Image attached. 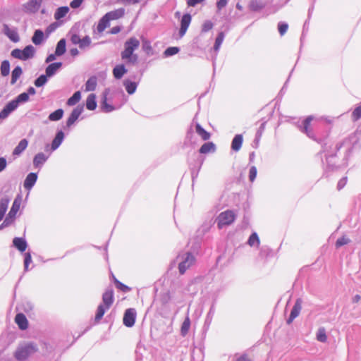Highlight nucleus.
Segmentation results:
<instances>
[{
	"instance_id": "obj_1",
	"label": "nucleus",
	"mask_w": 361,
	"mask_h": 361,
	"mask_svg": "<svg viewBox=\"0 0 361 361\" xmlns=\"http://www.w3.org/2000/svg\"><path fill=\"white\" fill-rule=\"evenodd\" d=\"M122 92H105L100 108L105 113L120 108L126 101Z\"/></svg>"
},
{
	"instance_id": "obj_2",
	"label": "nucleus",
	"mask_w": 361,
	"mask_h": 361,
	"mask_svg": "<svg viewBox=\"0 0 361 361\" xmlns=\"http://www.w3.org/2000/svg\"><path fill=\"white\" fill-rule=\"evenodd\" d=\"M140 44V41L136 37H130L124 43V50L121 53V59L128 63H136L138 56L134 51L139 48Z\"/></svg>"
},
{
	"instance_id": "obj_3",
	"label": "nucleus",
	"mask_w": 361,
	"mask_h": 361,
	"mask_svg": "<svg viewBox=\"0 0 361 361\" xmlns=\"http://www.w3.org/2000/svg\"><path fill=\"white\" fill-rule=\"evenodd\" d=\"M114 302V290L112 288H108L102 295V303L100 304L97 310L94 321L98 323L103 317L104 313L109 310Z\"/></svg>"
},
{
	"instance_id": "obj_4",
	"label": "nucleus",
	"mask_w": 361,
	"mask_h": 361,
	"mask_svg": "<svg viewBox=\"0 0 361 361\" xmlns=\"http://www.w3.org/2000/svg\"><path fill=\"white\" fill-rule=\"evenodd\" d=\"M37 350V345L35 343L27 342L19 345L15 352L14 356L16 360L23 361Z\"/></svg>"
},
{
	"instance_id": "obj_5",
	"label": "nucleus",
	"mask_w": 361,
	"mask_h": 361,
	"mask_svg": "<svg viewBox=\"0 0 361 361\" xmlns=\"http://www.w3.org/2000/svg\"><path fill=\"white\" fill-rule=\"evenodd\" d=\"M35 49L32 45L26 46L23 50L20 49H14L12 50L11 55L15 59L26 61L34 56Z\"/></svg>"
},
{
	"instance_id": "obj_6",
	"label": "nucleus",
	"mask_w": 361,
	"mask_h": 361,
	"mask_svg": "<svg viewBox=\"0 0 361 361\" xmlns=\"http://www.w3.org/2000/svg\"><path fill=\"white\" fill-rule=\"evenodd\" d=\"M178 259L180 260L178 264V270L180 274H183L195 262L194 255L190 252L179 255Z\"/></svg>"
},
{
	"instance_id": "obj_7",
	"label": "nucleus",
	"mask_w": 361,
	"mask_h": 361,
	"mask_svg": "<svg viewBox=\"0 0 361 361\" xmlns=\"http://www.w3.org/2000/svg\"><path fill=\"white\" fill-rule=\"evenodd\" d=\"M236 215L232 210H226L219 214L216 219L217 226L221 229L226 226L231 225L235 219Z\"/></svg>"
},
{
	"instance_id": "obj_8",
	"label": "nucleus",
	"mask_w": 361,
	"mask_h": 361,
	"mask_svg": "<svg viewBox=\"0 0 361 361\" xmlns=\"http://www.w3.org/2000/svg\"><path fill=\"white\" fill-rule=\"evenodd\" d=\"M28 99L29 94L24 92L19 94L15 99L9 102L5 107L11 114L18 108L19 104L26 102Z\"/></svg>"
},
{
	"instance_id": "obj_9",
	"label": "nucleus",
	"mask_w": 361,
	"mask_h": 361,
	"mask_svg": "<svg viewBox=\"0 0 361 361\" xmlns=\"http://www.w3.org/2000/svg\"><path fill=\"white\" fill-rule=\"evenodd\" d=\"M42 3V0H29L23 5V11L26 13H37Z\"/></svg>"
},
{
	"instance_id": "obj_10",
	"label": "nucleus",
	"mask_w": 361,
	"mask_h": 361,
	"mask_svg": "<svg viewBox=\"0 0 361 361\" xmlns=\"http://www.w3.org/2000/svg\"><path fill=\"white\" fill-rule=\"evenodd\" d=\"M3 32L11 41L13 42H18L20 41V37L16 27H10L7 24H4Z\"/></svg>"
},
{
	"instance_id": "obj_11",
	"label": "nucleus",
	"mask_w": 361,
	"mask_h": 361,
	"mask_svg": "<svg viewBox=\"0 0 361 361\" xmlns=\"http://www.w3.org/2000/svg\"><path fill=\"white\" fill-rule=\"evenodd\" d=\"M136 312L134 309H128L126 310L123 322L127 327H132L135 322Z\"/></svg>"
},
{
	"instance_id": "obj_12",
	"label": "nucleus",
	"mask_w": 361,
	"mask_h": 361,
	"mask_svg": "<svg viewBox=\"0 0 361 361\" xmlns=\"http://www.w3.org/2000/svg\"><path fill=\"white\" fill-rule=\"evenodd\" d=\"M302 300L298 298L294 306L292 308L289 318L287 319V324H290L300 314L302 309Z\"/></svg>"
},
{
	"instance_id": "obj_13",
	"label": "nucleus",
	"mask_w": 361,
	"mask_h": 361,
	"mask_svg": "<svg viewBox=\"0 0 361 361\" xmlns=\"http://www.w3.org/2000/svg\"><path fill=\"white\" fill-rule=\"evenodd\" d=\"M82 111H83L82 106L79 105V106H76L73 110L70 116L67 119V121H66L67 127L71 126L77 121V119L80 116V114H82Z\"/></svg>"
},
{
	"instance_id": "obj_14",
	"label": "nucleus",
	"mask_w": 361,
	"mask_h": 361,
	"mask_svg": "<svg viewBox=\"0 0 361 361\" xmlns=\"http://www.w3.org/2000/svg\"><path fill=\"white\" fill-rule=\"evenodd\" d=\"M191 16L189 13L184 14L180 21V28L179 30V35L183 37L190 24Z\"/></svg>"
},
{
	"instance_id": "obj_15",
	"label": "nucleus",
	"mask_w": 361,
	"mask_h": 361,
	"mask_svg": "<svg viewBox=\"0 0 361 361\" xmlns=\"http://www.w3.org/2000/svg\"><path fill=\"white\" fill-rule=\"evenodd\" d=\"M314 118L313 116H307L303 121V127L301 128V131L305 133L309 137L313 138L314 134L312 129L310 128L311 121Z\"/></svg>"
},
{
	"instance_id": "obj_16",
	"label": "nucleus",
	"mask_w": 361,
	"mask_h": 361,
	"mask_svg": "<svg viewBox=\"0 0 361 361\" xmlns=\"http://www.w3.org/2000/svg\"><path fill=\"white\" fill-rule=\"evenodd\" d=\"M37 179V175L35 173H30L27 177L25 178L23 183L24 188L27 190H30L32 188L35 184Z\"/></svg>"
},
{
	"instance_id": "obj_17",
	"label": "nucleus",
	"mask_w": 361,
	"mask_h": 361,
	"mask_svg": "<svg viewBox=\"0 0 361 361\" xmlns=\"http://www.w3.org/2000/svg\"><path fill=\"white\" fill-rule=\"evenodd\" d=\"M125 14V9L120 8L114 11H109L105 15L109 18V21L114 20L122 18Z\"/></svg>"
},
{
	"instance_id": "obj_18",
	"label": "nucleus",
	"mask_w": 361,
	"mask_h": 361,
	"mask_svg": "<svg viewBox=\"0 0 361 361\" xmlns=\"http://www.w3.org/2000/svg\"><path fill=\"white\" fill-rule=\"evenodd\" d=\"M21 202H22L21 197L20 195L17 196L15 198V200L13 202L12 207L11 208V210L9 211L8 214L16 219V216L20 209Z\"/></svg>"
},
{
	"instance_id": "obj_19",
	"label": "nucleus",
	"mask_w": 361,
	"mask_h": 361,
	"mask_svg": "<svg viewBox=\"0 0 361 361\" xmlns=\"http://www.w3.org/2000/svg\"><path fill=\"white\" fill-rule=\"evenodd\" d=\"M15 322L21 330H25L28 326L27 319L26 317L22 313H18L16 314Z\"/></svg>"
},
{
	"instance_id": "obj_20",
	"label": "nucleus",
	"mask_w": 361,
	"mask_h": 361,
	"mask_svg": "<svg viewBox=\"0 0 361 361\" xmlns=\"http://www.w3.org/2000/svg\"><path fill=\"white\" fill-rule=\"evenodd\" d=\"M61 62H56L49 64L46 68V75L48 77L53 76L56 73V71L61 67Z\"/></svg>"
},
{
	"instance_id": "obj_21",
	"label": "nucleus",
	"mask_w": 361,
	"mask_h": 361,
	"mask_svg": "<svg viewBox=\"0 0 361 361\" xmlns=\"http://www.w3.org/2000/svg\"><path fill=\"white\" fill-rule=\"evenodd\" d=\"M13 245L20 252H24L27 248V243L22 238H14L13 240Z\"/></svg>"
},
{
	"instance_id": "obj_22",
	"label": "nucleus",
	"mask_w": 361,
	"mask_h": 361,
	"mask_svg": "<svg viewBox=\"0 0 361 361\" xmlns=\"http://www.w3.org/2000/svg\"><path fill=\"white\" fill-rule=\"evenodd\" d=\"M28 142L26 139H23L15 147L13 152L14 156H19L27 147Z\"/></svg>"
},
{
	"instance_id": "obj_23",
	"label": "nucleus",
	"mask_w": 361,
	"mask_h": 361,
	"mask_svg": "<svg viewBox=\"0 0 361 361\" xmlns=\"http://www.w3.org/2000/svg\"><path fill=\"white\" fill-rule=\"evenodd\" d=\"M127 72L126 68L123 64L116 66L113 69V74L115 78L120 79Z\"/></svg>"
},
{
	"instance_id": "obj_24",
	"label": "nucleus",
	"mask_w": 361,
	"mask_h": 361,
	"mask_svg": "<svg viewBox=\"0 0 361 361\" xmlns=\"http://www.w3.org/2000/svg\"><path fill=\"white\" fill-rule=\"evenodd\" d=\"M243 143V135L240 134L236 135L232 140L231 148L233 150L238 152L241 148Z\"/></svg>"
},
{
	"instance_id": "obj_25",
	"label": "nucleus",
	"mask_w": 361,
	"mask_h": 361,
	"mask_svg": "<svg viewBox=\"0 0 361 361\" xmlns=\"http://www.w3.org/2000/svg\"><path fill=\"white\" fill-rule=\"evenodd\" d=\"M216 150L215 145L212 142H208L202 145L199 152L201 154H207L209 152H214Z\"/></svg>"
},
{
	"instance_id": "obj_26",
	"label": "nucleus",
	"mask_w": 361,
	"mask_h": 361,
	"mask_svg": "<svg viewBox=\"0 0 361 361\" xmlns=\"http://www.w3.org/2000/svg\"><path fill=\"white\" fill-rule=\"evenodd\" d=\"M63 137L64 134L61 130L59 131L56 133V137H54L51 143L52 150H56L60 146L63 140Z\"/></svg>"
},
{
	"instance_id": "obj_27",
	"label": "nucleus",
	"mask_w": 361,
	"mask_h": 361,
	"mask_svg": "<svg viewBox=\"0 0 361 361\" xmlns=\"http://www.w3.org/2000/svg\"><path fill=\"white\" fill-rule=\"evenodd\" d=\"M195 131L203 140H208L210 138V133L206 131L198 123L195 124Z\"/></svg>"
},
{
	"instance_id": "obj_28",
	"label": "nucleus",
	"mask_w": 361,
	"mask_h": 361,
	"mask_svg": "<svg viewBox=\"0 0 361 361\" xmlns=\"http://www.w3.org/2000/svg\"><path fill=\"white\" fill-rule=\"evenodd\" d=\"M47 159V157L42 152L37 154L33 159L35 167H40Z\"/></svg>"
},
{
	"instance_id": "obj_29",
	"label": "nucleus",
	"mask_w": 361,
	"mask_h": 361,
	"mask_svg": "<svg viewBox=\"0 0 361 361\" xmlns=\"http://www.w3.org/2000/svg\"><path fill=\"white\" fill-rule=\"evenodd\" d=\"M109 20L106 15H104L97 24V30L98 32H102L106 27L109 26Z\"/></svg>"
},
{
	"instance_id": "obj_30",
	"label": "nucleus",
	"mask_w": 361,
	"mask_h": 361,
	"mask_svg": "<svg viewBox=\"0 0 361 361\" xmlns=\"http://www.w3.org/2000/svg\"><path fill=\"white\" fill-rule=\"evenodd\" d=\"M44 40V32L41 30H36L32 37V42L35 45H39Z\"/></svg>"
},
{
	"instance_id": "obj_31",
	"label": "nucleus",
	"mask_w": 361,
	"mask_h": 361,
	"mask_svg": "<svg viewBox=\"0 0 361 361\" xmlns=\"http://www.w3.org/2000/svg\"><path fill=\"white\" fill-rule=\"evenodd\" d=\"M97 107L96 96L94 94H90L86 100V108L88 110H94Z\"/></svg>"
},
{
	"instance_id": "obj_32",
	"label": "nucleus",
	"mask_w": 361,
	"mask_h": 361,
	"mask_svg": "<svg viewBox=\"0 0 361 361\" xmlns=\"http://www.w3.org/2000/svg\"><path fill=\"white\" fill-rule=\"evenodd\" d=\"M66 39H61L56 44L55 55L58 56H61L66 52Z\"/></svg>"
},
{
	"instance_id": "obj_33",
	"label": "nucleus",
	"mask_w": 361,
	"mask_h": 361,
	"mask_svg": "<svg viewBox=\"0 0 361 361\" xmlns=\"http://www.w3.org/2000/svg\"><path fill=\"white\" fill-rule=\"evenodd\" d=\"M264 6V3L260 0H251L250 3V8L253 11H259Z\"/></svg>"
},
{
	"instance_id": "obj_34",
	"label": "nucleus",
	"mask_w": 361,
	"mask_h": 361,
	"mask_svg": "<svg viewBox=\"0 0 361 361\" xmlns=\"http://www.w3.org/2000/svg\"><path fill=\"white\" fill-rule=\"evenodd\" d=\"M8 203V198H2L0 200V221H1L4 218V216L7 210Z\"/></svg>"
},
{
	"instance_id": "obj_35",
	"label": "nucleus",
	"mask_w": 361,
	"mask_h": 361,
	"mask_svg": "<svg viewBox=\"0 0 361 361\" xmlns=\"http://www.w3.org/2000/svg\"><path fill=\"white\" fill-rule=\"evenodd\" d=\"M69 11V8L68 6H61L57 8L56 11L54 14V18L56 20H60L61 18L65 17L66 14Z\"/></svg>"
},
{
	"instance_id": "obj_36",
	"label": "nucleus",
	"mask_w": 361,
	"mask_h": 361,
	"mask_svg": "<svg viewBox=\"0 0 361 361\" xmlns=\"http://www.w3.org/2000/svg\"><path fill=\"white\" fill-rule=\"evenodd\" d=\"M22 73L23 71L21 67L16 66L12 71L11 83L13 85L15 84Z\"/></svg>"
},
{
	"instance_id": "obj_37",
	"label": "nucleus",
	"mask_w": 361,
	"mask_h": 361,
	"mask_svg": "<svg viewBox=\"0 0 361 361\" xmlns=\"http://www.w3.org/2000/svg\"><path fill=\"white\" fill-rule=\"evenodd\" d=\"M63 109H59L49 114V119L52 121H59L63 117Z\"/></svg>"
},
{
	"instance_id": "obj_38",
	"label": "nucleus",
	"mask_w": 361,
	"mask_h": 361,
	"mask_svg": "<svg viewBox=\"0 0 361 361\" xmlns=\"http://www.w3.org/2000/svg\"><path fill=\"white\" fill-rule=\"evenodd\" d=\"M190 327V320L188 317H187L183 321L181 328H180V334L183 336H185L188 333Z\"/></svg>"
},
{
	"instance_id": "obj_39",
	"label": "nucleus",
	"mask_w": 361,
	"mask_h": 361,
	"mask_svg": "<svg viewBox=\"0 0 361 361\" xmlns=\"http://www.w3.org/2000/svg\"><path fill=\"white\" fill-rule=\"evenodd\" d=\"M0 71L2 76H7L10 72V63L8 61L5 60L2 61L0 67Z\"/></svg>"
},
{
	"instance_id": "obj_40",
	"label": "nucleus",
	"mask_w": 361,
	"mask_h": 361,
	"mask_svg": "<svg viewBox=\"0 0 361 361\" xmlns=\"http://www.w3.org/2000/svg\"><path fill=\"white\" fill-rule=\"evenodd\" d=\"M81 99L80 92H75L73 95L70 97L67 101L68 106H73L76 104Z\"/></svg>"
},
{
	"instance_id": "obj_41",
	"label": "nucleus",
	"mask_w": 361,
	"mask_h": 361,
	"mask_svg": "<svg viewBox=\"0 0 361 361\" xmlns=\"http://www.w3.org/2000/svg\"><path fill=\"white\" fill-rule=\"evenodd\" d=\"M97 78L92 76L88 79L86 82V89L85 90H94L97 87Z\"/></svg>"
},
{
	"instance_id": "obj_42",
	"label": "nucleus",
	"mask_w": 361,
	"mask_h": 361,
	"mask_svg": "<svg viewBox=\"0 0 361 361\" xmlns=\"http://www.w3.org/2000/svg\"><path fill=\"white\" fill-rule=\"evenodd\" d=\"M317 339L322 343H324L327 340V336L326 334V330L324 327H321L318 329L317 333Z\"/></svg>"
},
{
	"instance_id": "obj_43",
	"label": "nucleus",
	"mask_w": 361,
	"mask_h": 361,
	"mask_svg": "<svg viewBox=\"0 0 361 361\" xmlns=\"http://www.w3.org/2000/svg\"><path fill=\"white\" fill-rule=\"evenodd\" d=\"M113 279H114V282L116 285V287L121 290V291L124 292V293H127L128 291L130 290V288H129L128 286H127L126 285L122 283L121 282H120L118 279H116L115 278V276H113Z\"/></svg>"
},
{
	"instance_id": "obj_44",
	"label": "nucleus",
	"mask_w": 361,
	"mask_h": 361,
	"mask_svg": "<svg viewBox=\"0 0 361 361\" xmlns=\"http://www.w3.org/2000/svg\"><path fill=\"white\" fill-rule=\"evenodd\" d=\"M224 33L223 32H219L216 38L215 43L214 45V49L215 51H218L219 49V48L224 41Z\"/></svg>"
},
{
	"instance_id": "obj_45",
	"label": "nucleus",
	"mask_w": 361,
	"mask_h": 361,
	"mask_svg": "<svg viewBox=\"0 0 361 361\" xmlns=\"http://www.w3.org/2000/svg\"><path fill=\"white\" fill-rule=\"evenodd\" d=\"M142 49L148 55L153 54V49L151 46V43L147 39H144L142 41Z\"/></svg>"
},
{
	"instance_id": "obj_46",
	"label": "nucleus",
	"mask_w": 361,
	"mask_h": 361,
	"mask_svg": "<svg viewBox=\"0 0 361 361\" xmlns=\"http://www.w3.org/2000/svg\"><path fill=\"white\" fill-rule=\"evenodd\" d=\"M247 243L250 246H254L255 245L258 246L259 245V239L257 234L256 233L251 234Z\"/></svg>"
},
{
	"instance_id": "obj_47",
	"label": "nucleus",
	"mask_w": 361,
	"mask_h": 361,
	"mask_svg": "<svg viewBox=\"0 0 361 361\" xmlns=\"http://www.w3.org/2000/svg\"><path fill=\"white\" fill-rule=\"evenodd\" d=\"M47 75H42L39 78H37L35 81V85L37 87H42L43 85H44L47 81Z\"/></svg>"
},
{
	"instance_id": "obj_48",
	"label": "nucleus",
	"mask_w": 361,
	"mask_h": 361,
	"mask_svg": "<svg viewBox=\"0 0 361 361\" xmlns=\"http://www.w3.org/2000/svg\"><path fill=\"white\" fill-rule=\"evenodd\" d=\"M179 51V48L177 47H171L167 48L164 52V54L165 56H171L173 55L176 54Z\"/></svg>"
},
{
	"instance_id": "obj_49",
	"label": "nucleus",
	"mask_w": 361,
	"mask_h": 361,
	"mask_svg": "<svg viewBox=\"0 0 361 361\" xmlns=\"http://www.w3.org/2000/svg\"><path fill=\"white\" fill-rule=\"evenodd\" d=\"M361 118V103L354 109L352 113V118L353 121H357Z\"/></svg>"
},
{
	"instance_id": "obj_50",
	"label": "nucleus",
	"mask_w": 361,
	"mask_h": 361,
	"mask_svg": "<svg viewBox=\"0 0 361 361\" xmlns=\"http://www.w3.org/2000/svg\"><path fill=\"white\" fill-rule=\"evenodd\" d=\"M91 44V39L89 36H85L82 39H80V43L79 45V47L80 49H85V47H87Z\"/></svg>"
},
{
	"instance_id": "obj_51",
	"label": "nucleus",
	"mask_w": 361,
	"mask_h": 361,
	"mask_svg": "<svg viewBox=\"0 0 361 361\" xmlns=\"http://www.w3.org/2000/svg\"><path fill=\"white\" fill-rule=\"evenodd\" d=\"M288 25L286 23L280 22L278 25V29L280 35H283L288 30Z\"/></svg>"
},
{
	"instance_id": "obj_52",
	"label": "nucleus",
	"mask_w": 361,
	"mask_h": 361,
	"mask_svg": "<svg viewBox=\"0 0 361 361\" xmlns=\"http://www.w3.org/2000/svg\"><path fill=\"white\" fill-rule=\"evenodd\" d=\"M14 220H15L14 217L11 216L10 215L7 214L4 222L0 226V229L9 226L10 224H11L13 222Z\"/></svg>"
},
{
	"instance_id": "obj_53",
	"label": "nucleus",
	"mask_w": 361,
	"mask_h": 361,
	"mask_svg": "<svg viewBox=\"0 0 361 361\" xmlns=\"http://www.w3.org/2000/svg\"><path fill=\"white\" fill-rule=\"evenodd\" d=\"M350 243V240L344 236L338 238L336 242V247H340Z\"/></svg>"
},
{
	"instance_id": "obj_54",
	"label": "nucleus",
	"mask_w": 361,
	"mask_h": 361,
	"mask_svg": "<svg viewBox=\"0 0 361 361\" xmlns=\"http://www.w3.org/2000/svg\"><path fill=\"white\" fill-rule=\"evenodd\" d=\"M212 27H213V23L209 20H207L202 25V32H207L209 31L210 30H212Z\"/></svg>"
},
{
	"instance_id": "obj_55",
	"label": "nucleus",
	"mask_w": 361,
	"mask_h": 361,
	"mask_svg": "<svg viewBox=\"0 0 361 361\" xmlns=\"http://www.w3.org/2000/svg\"><path fill=\"white\" fill-rule=\"evenodd\" d=\"M32 262L31 255L29 252L25 253V259H24V267L25 270L27 271L28 269L29 264Z\"/></svg>"
},
{
	"instance_id": "obj_56",
	"label": "nucleus",
	"mask_w": 361,
	"mask_h": 361,
	"mask_svg": "<svg viewBox=\"0 0 361 361\" xmlns=\"http://www.w3.org/2000/svg\"><path fill=\"white\" fill-rule=\"evenodd\" d=\"M257 176V168L252 166L249 171V179L251 182H253Z\"/></svg>"
},
{
	"instance_id": "obj_57",
	"label": "nucleus",
	"mask_w": 361,
	"mask_h": 361,
	"mask_svg": "<svg viewBox=\"0 0 361 361\" xmlns=\"http://www.w3.org/2000/svg\"><path fill=\"white\" fill-rule=\"evenodd\" d=\"M125 85L126 90H135L137 88V83L135 82L127 81Z\"/></svg>"
},
{
	"instance_id": "obj_58",
	"label": "nucleus",
	"mask_w": 361,
	"mask_h": 361,
	"mask_svg": "<svg viewBox=\"0 0 361 361\" xmlns=\"http://www.w3.org/2000/svg\"><path fill=\"white\" fill-rule=\"evenodd\" d=\"M228 3V0H218L216 2V7L218 10H221L224 8Z\"/></svg>"
},
{
	"instance_id": "obj_59",
	"label": "nucleus",
	"mask_w": 361,
	"mask_h": 361,
	"mask_svg": "<svg viewBox=\"0 0 361 361\" xmlns=\"http://www.w3.org/2000/svg\"><path fill=\"white\" fill-rule=\"evenodd\" d=\"M82 1H83V0H73L71 2L70 6L73 8H77L80 6V5L82 4Z\"/></svg>"
},
{
	"instance_id": "obj_60",
	"label": "nucleus",
	"mask_w": 361,
	"mask_h": 361,
	"mask_svg": "<svg viewBox=\"0 0 361 361\" xmlns=\"http://www.w3.org/2000/svg\"><path fill=\"white\" fill-rule=\"evenodd\" d=\"M9 115L10 113L4 106V109L0 111V119H6Z\"/></svg>"
},
{
	"instance_id": "obj_61",
	"label": "nucleus",
	"mask_w": 361,
	"mask_h": 361,
	"mask_svg": "<svg viewBox=\"0 0 361 361\" xmlns=\"http://www.w3.org/2000/svg\"><path fill=\"white\" fill-rule=\"evenodd\" d=\"M80 37L78 35L74 34L71 36V40L74 44H79L80 43Z\"/></svg>"
},
{
	"instance_id": "obj_62",
	"label": "nucleus",
	"mask_w": 361,
	"mask_h": 361,
	"mask_svg": "<svg viewBox=\"0 0 361 361\" xmlns=\"http://www.w3.org/2000/svg\"><path fill=\"white\" fill-rule=\"evenodd\" d=\"M346 183H347L346 177L341 178L338 183L337 189L338 190H341L345 185Z\"/></svg>"
},
{
	"instance_id": "obj_63",
	"label": "nucleus",
	"mask_w": 361,
	"mask_h": 361,
	"mask_svg": "<svg viewBox=\"0 0 361 361\" xmlns=\"http://www.w3.org/2000/svg\"><path fill=\"white\" fill-rule=\"evenodd\" d=\"M7 163L4 157L0 158V172L3 171L6 167Z\"/></svg>"
},
{
	"instance_id": "obj_64",
	"label": "nucleus",
	"mask_w": 361,
	"mask_h": 361,
	"mask_svg": "<svg viewBox=\"0 0 361 361\" xmlns=\"http://www.w3.org/2000/svg\"><path fill=\"white\" fill-rule=\"evenodd\" d=\"M236 361H251L250 358L246 355H243L242 356L239 357Z\"/></svg>"
}]
</instances>
